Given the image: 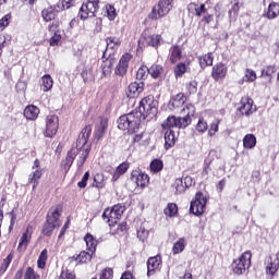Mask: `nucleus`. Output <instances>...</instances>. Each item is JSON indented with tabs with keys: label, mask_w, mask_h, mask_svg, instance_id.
I'll return each instance as SVG.
<instances>
[{
	"label": "nucleus",
	"mask_w": 279,
	"mask_h": 279,
	"mask_svg": "<svg viewBox=\"0 0 279 279\" xmlns=\"http://www.w3.org/2000/svg\"><path fill=\"white\" fill-rule=\"evenodd\" d=\"M184 73H186V63L179 62L174 66V75H175V77H182V75H184Z\"/></svg>",
	"instance_id": "56"
},
{
	"label": "nucleus",
	"mask_w": 279,
	"mask_h": 279,
	"mask_svg": "<svg viewBox=\"0 0 279 279\" xmlns=\"http://www.w3.org/2000/svg\"><path fill=\"white\" fill-rule=\"evenodd\" d=\"M132 58H134V56H132V53L130 52H125L124 54H122V57L119 60V63L114 69L116 75H118L119 77H123V75H126L128 69L130 68V61L132 60Z\"/></svg>",
	"instance_id": "14"
},
{
	"label": "nucleus",
	"mask_w": 279,
	"mask_h": 279,
	"mask_svg": "<svg viewBox=\"0 0 279 279\" xmlns=\"http://www.w3.org/2000/svg\"><path fill=\"white\" fill-rule=\"evenodd\" d=\"M195 130L198 132V134H205V132H208V122L206 119L201 117L196 123Z\"/></svg>",
	"instance_id": "47"
},
{
	"label": "nucleus",
	"mask_w": 279,
	"mask_h": 279,
	"mask_svg": "<svg viewBox=\"0 0 279 279\" xmlns=\"http://www.w3.org/2000/svg\"><path fill=\"white\" fill-rule=\"evenodd\" d=\"M96 12H99V0H87L81 5L78 16L82 21H86L95 17Z\"/></svg>",
	"instance_id": "7"
},
{
	"label": "nucleus",
	"mask_w": 279,
	"mask_h": 279,
	"mask_svg": "<svg viewBox=\"0 0 279 279\" xmlns=\"http://www.w3.org/2000/svg\"><path fill=\"white\" fill-rule=\"evenodd\" d=\"M62 213H64V206L62 204L51 206L46 215V222L54 228H60L62 226V221L60 220Z\"/></svg>",
	"instance_id": "8"
},
{
	"label": "nucleus",
	"mask_w": 279,
	"mask_h": 279,
	"mask_svg": "<svg viewBox=\"0 0 279 279\" xmlns=\"http://www.w3.org/2000/svg\"><path fill=\"white\" fill-rule=\"evenodd\" d=\"M149 76V68L147 65H142L136 72V80L145 81Z\"/></svg>",
	"instance_id": "50"
},
{
	"label": "nucleus",
	"mask_w": 279,
	"mask_h": 279,
	"mask_svg": "<svg viewBox=\"0 0 279 279\" xmlns=\"http://www.w3.org/2000/svg\"><path fill=\"white\" fill-rule=\"evenodd\" d=\"M195 10V16H202V23H204V25H210L213 23V21H215V15L208 13V9H206V4L202 3L201 5L197 4L196 2H191L187 5V10Z\"/></svg>",
	"instance_id": "10"
},
{
	"label": "nucleus",
	"mask_w": 279,
	"mask_h": 279,
	"mask_svg": "<svg viewBox=\"0 0 279 279\" xmlns=\"http://www.w3.org/2000/svg\"><path fill=\"white\" fill-rule=\"evenodd\" d=\"M128 169H130V163L129 162H122L120 163L113 174H112V182H117V180H119V178H121V175H125V173H128Z\"/></svg>",
	"instance_id": "30"
},
{
	"label": "nucleus",
	"mask_w": 279,
	"mask_h": 279,
	"mask_svg": "<svg viewBox=\"0 0 279 279\" xmlns=\"http://www.w3.org/2000/svg\"><path fill=\"white\" fill-rule=\"evenodd\" d=\"M76 151V149H70L66 154V157L61 161V169L63 171H69V169L73 167V162H75Z\"/></svg>",
	"instance_id": "23"
},
{
	"label": "nucleus",
	"mask_w": 279,
	"mask_h": 279,
	"mask_svg": "<svg viewBox=\"0 0 279 279\" xmlns=\"http://www.w3.org/2000/svg\"><path fill=\"white\" fill-rule=\"evenodd\" d=\"M186 104V95L184 93H179L171 97L169 101L170 110H178V108H182Z\"/></svg>",
	"instance_id": "22"
},
{
	"label": "nucleus",
	"mask_w": 279,
	"mask_h": 279,
	"mask_svg": "<svg viewBox=\"0 0 279 279\" xmlns=\"http://www.w3.org/2000/svg\"><path fill=\"white\" fill-rule=\"evenodd\" d=\"M193 123V119L186 117H178L177 118V128L178 130H186L189 125Z\"/></svg>",
	"instance_id": "45"
},
{
	"label": "nucleus",
	"mask_w": 279,
	"mask_h": 279,
	"mask_svg": "<svg viewBox=\"0 0 279 279\" xmlns=\"http://www.w3.org/2000/svg\"><path fill=\"white\" fill-rule=\"evenodd\" d=\"M197 86H198V83L195 80L186 82L184 84L185 97H191V95L197 94Z\"/></svg>",
	"instance_id": "37"
},
{
	"label": "nucleus",
	"mask_w": 279,
	"mask_h": 279,
	"mask_svg": "<svg viewBox=\"0 0 279 279\" xmlns=\"http://www.w3.org/2000/svg\"><path fill=\"white\" fill-rule=\"evenodd\" d=\"M143 90H145V83L132 82L128 86L126 95L130 99H134L135 97H138Z\"/></svg>",
	"instance_id": "21"
},
{
	"label": "nucleus",
	"mask_w": 279,
	"mask_h": 279,
	"mask_svg": "<svg viewBox=\"0 0 279 279\" xmlns=\"http://www.w3.org/2000/svg\"><path fill=\"white\" fill-rule=\"evenodd\" d=\"M128 232V222L123 221L118 225V228L116 231H113V234H125Z\"/></svg>",
	"instance_id": "61"
},
{
	"label": "nucleus",
	"mask_w": 279,
	"mask_h": 279,
	"mask_svg": "<svg viewBox=\"0 0 279 279\" xmlns=\"http://www.w3.org/2000/svg\"><path fill=\"white\" fill-rule=\"evenodd\" d=\"M40 178H43V169H36L28 175V184H33V191L38 186Z\"/></svg>",
	"instance_id": "32"
},
{
	"label": "nucleus",
	"mask_w": 279,
	"mask_h": 279,
	"mask_svg": "<svg viewBox=\"0 0 279 279\" xmlns=\"http://www.w3.org/2000/svg\"><path fill=\"white\" fill-rule=\"evenodd\" d=\"M165 131V149L169 150L171 147H175V132Z\"/></svg>",
	"instance_id": "31"
},
{
	"label": "nucleus",
	"mask_w": 279,
	"mask_h": 279,
	"mask_svg": "<svg viewBox=\"0 0 279 279\" xmlns=\"http://www.w3.org/2000/svg\"><path fill=\"white\" fill-rule=\"evenodd\" d=\"M228 75V65L223 62L216 63L211 69V77L215 82H223Z\"/></svg>",
	"instance_id": "15"
},
{
	"label": "nucleus",
	"mask_w": 279,
	"mask_h": 279,
	"mask_svg": "<svg viewBox=\"0 0 279 279\" xmlns=\"http://www.w3.org/2000/svg\"><path fill=\"white\" fill-rule=\"evenodd\" d=\"M181 114H184L186 119H193V117H195V106L192 104L185 105L181 110Z\"/></svg>",
	"instance_id": "48"
},
{
	"label": "nucleus",
	"mask_w": 279,
	"mask_h": 279,
	"mask_svg": "<svg viewBox=\"0 0 279 279\" xmlns=\"http://www.w3.org/2000/svg\"><path fill=\"white\" fill-rule=\"evenodd\" d=\"M182 58H183L182 46L172 45L169 48V57H168L170 64H178V62H180Z\"/></svg>",
	"instance_id": "20"
},
{
	"label": "nucleus",
	"mask_w": 279,
	"mask_h": 279,
	"mask_svg": "<svg viewBox=\"0 0 279 279\" xmlns=\"http://www.w3.org/2000/svg\"><path fill=\"white\" fill-rule=\"evenodd\" d=\"M137 112L143 119H154L158 114V100H156L154 95L145 96L140 101Z\"/></svg>",
	"instance_id": "2"
},
{
	"label": "nucleus",
	"mask_w": 279,
	"mask_h": 279,
	"mask_svg": "<svg viewBox=\"0 0 279 279\" xmlns=\"http://www.w3.org/2000/svg\"><path fill=\"white\" fill-rule=\"evenodd\" d=\"M107 131H108V119H102L95 132V138H97V141H100V138H104Z\"/></svg>",
	"instance_id": "33"
},
{
	"label": "nucleus",
	"mask_w": 279,
	"mask_h": 279,
	"mask_svg": "<svg viewBox=\"0 0 279 279\" xmlns=\"http://www.w3.org/2000/svg\"><path fill=\"white\" fill-rule=\"evenodd\" d=\"M93 256H95V253L81 251L80 254L69 257V262L76 263V265H86V263H90V260H93Z\"/></svg>",
	"instance_id": "19"
},
{
	"label": "nucleus",
	"mask_w": 279,
	"mask_h": 279,
	"mask_svg": "<svg viewBox=\"0 0 279 279\" xmlns=\"http://www.w3.org/2000/svg\"><path fill=\"white\" fill-rule=\"evenodd\" d=\"M276 65H266L264 69H262L260 77H265L268 80V82H271L274 75H276Z\"/></svg>",
	"instance_id": "39"
},
{
	"label": "nucleus",
	"mask_w": 279,
	"mask_h": 279,
	"mask_svg": "<svg viewBox=\"0 0 279 279\" xmlns=\"http://www.w3.org/2000/svg\"><path fill=\"white\" fill-rule=\"evenodd\" d=\"M59 279H77V278L75 277V274H73L71 270L65 269L61 271Z\"/></svg>",
	"instance_id": "63"
},
{
	"label": "nucleus",
	"mask_w": 279,
	"mask_h": 279,
	"mask_svg": "<svg viewBox=\"0 0 279 279\" xmlns=\"http://www.w3.org/2000/svg\"><path fill=\"white\" fill-rule=\"evenodd\" d=\"M165 69L160 64L154 63L150 68H148V75L153 77V80H158L160 75H162Z\"/></svg>",
	"instance_id": "36"
},
{
	"label": "nucleus",
	"mask_w": 279,
	"mask_h": 279,
	"mask_svg": "<svg viewBox=\"0 0 279 279\" xmlns=\"http://www.w3.org/2000/svg\"><path fill=\"white\" fill-rule=\"evenodd\" d=\"M198 64L201 69H207V66H213V63L215 62V56H213V52H207L203 56H199L197 58Z\"/></svg>",
	"instance_id": "27"
},
{
	"label": "nucleus",
	"mask_w": 279,
	"mask_h": 279,
	"mask_svg": "<svg viewBox=\"0 0 279 279\" xmlns=\"http://www.w3.org/2000/svg\"><path fill=\"white\" fill-rule=\"evenodd\" d=\"M83 241L86 243L87 252H90L92 254L97 252L98 241L93 234L86 233Z\"/></svg>",
	"instance_id": "28"
},
{
	"label": "nucleus",
	"mask_w": 279,
	"mask_h": 279,
	"mask_svg": "<svg viewBox=\"0 0 279 279\" xmlns=\"http://www.w3.org/2000/svg\"><path fill=\"white\" fill-rule=\"evenodd\" d=\"M150 171L153 173H160V171L162 169H165V163L162 162V160L160 159H154L151 162H150Z\"/></svg>",
	"instance_id": "49"
},
{
	"label": "nucleus",
	"mask_w": 279,
	"mask_h": 279,
	"mask_svg": "<svg viewBox=\"0 0 279 279\" xmlns=\"http://www.w3.org/2000/svg\"><path fill=\"white\" fill-rule=\"evenodd\" d=\"M33 234H34V227L28 225L25 229V232H23L22 236L20 238L17 252H25V250H27V246L32 242Z\"/></svg>",
	"instance_id": "18"
},
{
	"label": "nucleus",
	"mask_w": 279,
	"mask_h": 279,
	"mask_svg": "<svg viewBox=\"0 0 279 279\" xmlns=\"http://www.w3.org/2000/svg\"><path fill=\"white\" fill-rule=\"evenodd\" d=\"M107 47H110V49H114V47H120L121 45V38L119 37H107L106 38Z\"/></svg>",
	"instance_id": "57"
},
{
	"label": "nucleus",
	"mask_w": 279,
	"mask_h": 279,
	"mask_svg": "<svg viewBox=\"0 0 279 279\" xmlns=\"http://www.w3.org/2000/svg\"><path fill=\"white\" fill-rule=\"evenodd\" d=\"M221 124V120L216 119L210 125L208 130V136L213 137L217 132H219V125Z\"/></svg>",
	"instance_id": "54"
},
{
	"label": "nucleus",
	"mask_w": 279,
	"mask_h": 279,
	"mask_svg": "<svg viewBox=\"0 0 279 279\" xmlns=\"http://www.w3.org/2000/svg\"><path fill=\"white\" fill-rule=\"evenodd\" d=\"M56 229L57 228L53 225H50L46 221L43 226L41 233L44 234V236H51V234H53V230Z\"/></svg>",
	"instance_id": "58"
},
{
	"label": "nucleus",
	"mask_w": 279,
	"mask_h": 279,
	"mask_svg": "<svg viewBox=\"0 0 279 279\" xmlns=\"http://www.w3.org/2000/svg\"><path fill=\"white\" fill-rule=\"evenodd\" d=\"M166 217H177L178 216V204L168 203L167 207L163 209Z\"/></svg>",
	"instance_id": "46"
},
{
	"label": "nucleus",
	"mask_w": 279,
	"mask_h": 279,
	"mask_svg": "<svg viewBox=\"0 0 279 279\" xmlns=\"http://www.w3.org/2000/svg\"><path fill=\"white\" fill-rule=\"evenodd\" d=\"M162 267V255L157 254L147 259V276H154Z\"/></svg>",
	"instance_id": "17"
},
{
	"label": "nucleus",
	"mask_w": 279,
	"mask_h": 279,
	"mask_svg": "<svg viewBox=\"0 0 279 279\" xmlns=\"http://www.w3.org/2000/svg\"><path fill=\"white\" fill-rule=\"evenodd\" d=\"M41 88L44 90V93H49V90H51L53 88V78L51 77V75L46 74L41 77Z\"/></svg>",
	"instance_id": "42"
},
{
	"label": "nucleus",
	"mask_w": 279,
	"mask_h": 279,
	"mask_svg": "<svg viewBox=\"0 0 279 279\" xmlns=\"http://www.w3.org/2000/svg\"><path fill=\"white\" fill-rule=\"evenodd\" d=\"M10 19H12L11 14H5L1 20H0V27L2 29H5L10 25Z\"/></svg>",
	"instance_id": "64"
},
{
	"label": "nucleus",
	"mask_w": 279,
	"mask_h": 279,
	"mask_svg": "<svg viewBox=\"0 0 279 279\" xmlns=\"http://www.w3.org/2000/svg\"><path fill=\"white\" fill-rule=\"evenodd\" d=\"M38 114H40V109L34 105H28L24 109V117L28 121H36L38 119Z\"/></svg>",
	"instance_id": "26"
},
{
	"label": "nucleus",
	"mask_w": 279,
	"mask_h": 279,
	"mask_svg": "<svg viewBox=\"0 0 279 279\" xmlns=\"http://www.w3.org/2000/svg\"><path fill=\"white\" fill-rule=\"evenodd\" d=\"M99 279H114V269L106 267L101 270Z\"/></svg>",
	"instance_id": "55"
},
{
	"label": "nucleus",
	"mask_w": 279,
	"mask_h": 279,
	"mask_svg": "<svg viewBox=\"0 0 279 279\" xmlns=\"http://www.w3.org/2000/svg\"><path fill=\"white\" fill-rule=\"evenodd\" d=\"M252 266V252H244L238 259L232 263V271L236 276H243L245 270L250 269Z\"/></svg>",
	"instance_id": "5"
},
{
	"label": "nucleus",
	"mask_w": 279,
	"mask_h": 279,
	"mask_svg": "<svg viewBox=\"0 0 279 279\" xmlns=\"http://www.w3.org/2000/svg\"><path fill=\"white\" fill-rule=\"evenodd\" d=\"M125 213V205L118 203L113 205L111 208L107 207L102 213V219H107V223L109 228H114L119 221H121V217Z\"/></svg>",
	"instance_id": "3"
},
{
	"label": "nucleus",
	"mask_w": 279,
	"mask_h": 279,
	"mask_svg": "<svg viewBox=\"0 0 279 279\" xmlns=\"http://www.w3.org/2000/svg\"><path fill=\"white\" fill-rule=\"evenodd\" d=\"M24 279H40V275L32 266H28L25 269Z\"/></svg>",
	"instance_id": "53"
},
{
	"label": "nucleus",
	"mask_w": 279,
	"mask_h": 279,
	"mask_svg": "<svg viewBox=\"0 0 279 279\" xmlns=\"http://www.w3.org/2000/svg\"><path fill=\"white\" fill-rule=\"evenodd\" d=\"M108 178L104 173H96L94 175V181L92 183V186L94 189H97L98 191H101L102 189H106V182Z\"/></svg>",
	"instance_id": "29"
},
{
	"label": "nucleus",
	"mask_w": 279,
	"mask_h": 279,
	"mask_svg": "<svg viewBox=\"0 0 279 279\" xmlns=\"http://www.w3.org/2000/svg\"><path fill=\"white\" fill-rule=\"evenodd\" d=\"M89 178H90V172L89 171L85 172L82 180L77 183L78 189H86V186L88 185Z\"/></svg>",
	"instance_id": "59"
},
{
	"label": "nucleus",
	"mask_w": 279,
	"mask_h": 279,
	"mask_svg": "<svg viewBox=\"0 0 279 279\" xmlns=\"http://www.w3.org/2000/svg\"><path fill=\"white\" fill-rule=\"evenodd\" d=\"M173 10V0H159L157 5L153 7L148 14L150 21H158L165 19L169 12Z\"/></svg>",
	"instance_id": "4"
},
{
	"label": "nucleus",
	"mask_w": 279,
	"mask_h": 279,
	"mask_svg": "<svg viewBox=\"0 0 279 279\" xmlns=\"http://www.w3.org/2000/svg\"><path fill=\"white\" fill-rule=\"evenodd\" d=\"M106 8L109 21H114V19H117V9H114V7L111 4H108Z\"/></svg>",
	"instance_id": "60"
},
{
	"label": "nucleus",
	"mask_w": 279,
	"mask_h": 279,
	"mask_svg": "<svg viewBox=\"0 0 279 279\" xmlns=\"http://www.w3.org/2000/svg\"><path fill=\"white\" fill-rule=\"evenodd\" d=\"M243 147H244V149H254V147H256V135L255 134H246L243 137Z\"/></svg>",
	"instance_id": "38"
},
{
	"label": "nucleus",
	"mask_w": 279,
	"mask_h": 279,
	"mask_svg": "<svg viewBox=\"0 0 279 279\" xmlns=\"http://www.w3.org/2000/svg\"><path fill=\"white\" fill-rule=\"evenodd\" d=\"M144 40L147 47H154V49H158L162 45V35L153 34L144 37Z\"/></svg>",
	"instance_id": "24"
},
{
	"label": "nucleus",
	"mask_w": 279,
	"mask_h": 279,
	"mask_svg": "<svg viewBox=\"0 0 279 279\" xmlns=\"http://www.w3.org/2000/svg\"><path fill=\"white\" fill-rule=\"evenodd\" d=\"M71 149H75V158H77L76 160V165L77 167H84V162H86V160L88 159V156L90 155V145H82V144H77L75 146H73Z\"/></svg>",
	"instance_id": "13"
},
{
	"label": "nucleus",
	"mask_w": 279,
	"mask_h": 279,
	"mask_svg": "<svg viewBox=\"0 0 279 279\" xmlns=\"http://www.w3.org/2000/svg\"><path fill=\"white\" fill-rule=\"evenodd\" d=\"M131 182L136 184L138 189H146L149 186V174L141 171V169L132 170Z\"/></svg>",
	"instance_id": "12"
},
{
	"label": "nucleus",
	"mask_w": 279,
	"mask_h": 279,
	"mask_svg": "<svg viewBox=\"0 0 279 279\" xmlns=\"http://www.w3.org/2000/svg\"><path fill=\"white\" fill-rule=\"evenodd\" d=\"M13 259H14V253H10L1 264L0 274H5V271H8V267H10V264L12 263Z\"/></svg>",
	"instance_id": "51"
},
{
	"label": "nucleus",
	"mask_w": 279,
	"mask_h": 279,
	"mask_svg": "<svg viewBox=\"0 0 279 279\" xmlns=\"http://www.w3.org/2000/svg\"><path fill=\"white\" fill-rule=\"evenodd\" d=\"M242 117H252L256 112V105H254V99L250 96H243L240 99V106L238 108Z\"/></svg>",
	"instance_id": "11"
},
{
	"label": "nucleus",
	"mask_w": 279,
	"mask_h": 279,
	"mask_svg": "<svg viewBox=\"0 0 279 279\" xmlns=\"http://www.w3.org/2000/svg\"><path fill=\"white\" fill-rule=\"evenodd\" d=\"M81 77H83V82L85 84H88V82H95V74H93V65L85 66L81 73Z\"/></svg>",
	"instance_id": "34"
},
{
	"label": "nucleus",
	"mask_w": 279,
	"mask_h": 279,
	"mask_svg": "<svg viewBox=\"0 0 279 279\" xmlns=\"http://www.w3.org/2000/svg\"><path fill=\"white\" fill-rule=\"evenodd\" d=\"M141 117L138 111L121 116L118 119V129L128 134H136L141 130Z\"/></svg>",
	"instance_id": "1"
},
{
	"label": "nucleus",
	"mask_w": 279,
	"mask_h": 279,
	"mask_svg": "<svg viewBox=\"0 0 279 279\" xmlns=\"http://www.w3.org/2000/svg\"><path fill=\"white\" fill-rule=\"evenodd\" d=\"M279 15V4L278 2H271L268 5V11L266 13L267 19H276Z\"/></svg>",
	"instance_id": "44"
},
{
	"label": "nucleus",
	"mask_w": 279,
	"mask_h": 279,
	"mask_svg": "<svg viewBox=\"0 0 279 279\" xmlns=\"http://www.w3.org/2000/svg\"><path fill=\"white\" fill-rule=\"evenodd\" d=\"M90 134H93V126L90 124H87L84 126L81 134L78 135L76 143L78 145H88V138H90Z\"/></svg>",
	"instance_id": "25"
},
{
	"label": "nucleus",
	"mask_w": 279,
	"mask_h": 279,
	"mask_svg": "<svg viewBox=\"0 0 279 279\" xmlns=\"http://www.w3.org/2000/svg\"><path fill=\"white\" fill-rule=\"evenodd\" d=\"M45 123V138H53V136L58 134V130L60 129V118L56 114H49L46 117Z\"/></svg>",
	"instance_id": "9"
},
{
	"label": "nucleus",
	"mask_w": 279,
	"mask_h": 279,
	"mask_svg": "<svg viewBox=\"0 0 279 279\" xmlns=\"http://www.w3.org/2000/svg\"><path fill=\"white\" fill-rule=\"evenodd\" d=\"M256 71L252 70V69H246L244 72V82H247L248 84H252V82H256Z\"/></svg>",
	"instance_id": "52"
},
{
	"label": "nucleus",
	"mask_w": 279,
	"mask_h": 279,
	"mask_svg": "<svg viewBox=\"0 0 279 279\" xmlns=\"http://www.w3.org/2000/svg\"><path fill=\"white\" fill-rule=\"evenodd\" d=\"M102 77H110L112 74V66H114V63L117 62L114 54H108V51H105L102 53Z\"/></svg>",
	"instance_id": "16"
},
{
	"label": "nucleus",
	"mask_w": 279,
	"mask_h": 279,
	"mask_svg": "<svg viewBox=\"0 0 279 279\" xmlns=\"http://www.w3.org/2000/svg\"><path fill=\"white\" fill-rule=\"evenodd\" d=\"M49 258V251L47 248H44L41 253L39 254V257L37 259V267L38 269H45L47 267V259Z\"/></svg>",
	"instance_id": "43"
},
{
	"label": "nucleus",
	"mask_w": 279,
	"mask_h": 279,
	"mask_svg": "<svg viewBox=\"0 0 279 279\" xmlns=\"http://www.w3.org/2000/svg\"><path fill=\"white\" fill-rule=\"evenodd\" d=\"M186 247V239L180 238L172 246V254H182L184 252V248Z\"/></svg>",
	"instance_id": "41"
},
{
	"label": "nucleus",
	"mask_w": 279,
	"mask_h": 279,
	"mask_svg": "<svg viewBox=\"0 0 279 279\" xmlns=\"http://www.w3.org/2000/svg\"><path fill=\"white\" fill-rule=\"evenodd\" d=\"M48 32L50 34H60V23L58 22H52L49 26H48Z\"/></svg>",
	"instance_id": "62"
},
{
	"label": "nucleus",
	"mask_w": 279,
	"mask_h": 279,
	"mask_svg": "<svg viewBox=\"0 0 279 279\" xmlns=\"http://www.w3.org/2000/svg\"><path fill=\"white\" fill-rule=\"evenodd\" d=\"M208 204V198L204 196L203 192H197L194 199L190 204V213L195 215V217H202L206 213V205Z\"/></svg>",
	"instance_id": "6"
},
{
	"label": "nucleus",
	"mask_w": 279,
	"mask_h": 279,
	"mask_svg": "<svg viewBox=\"0 0 279 279\" xmlns=\"http://www.w3.org/2000/svg\"><path fill=\"white\" fill-rule=\"evenodd\" d=\"M41 16L46 23L56 20V9L53 7L46 8L41 11Z\"/></svg>",
	"instance_id": "40"
},
{
	"label": "nucleus",
	"mask_w": 279,
	"mask_h": 279,
	"mask_svg": "<svg viewBox=\"0 0 279 279\" xmlns=\"http://www.w3.org/2000/svg\"><path fill=\"white\" fill-rule=\"evenodd\" d=\"M162 130L173 131V128H178V117L169 116L167 120L161 124Z\"/></svg>",
	"instance_id": "35"
}]
</instances>
